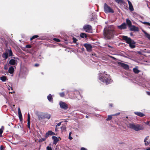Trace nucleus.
I'll return each instance as SVG.
<instances>
[{"label": "nucleus", "mask_w": 150, "mask_h": 150, "mask_svg": "<svg viewBox=\"0 0 150 150\" xmlns=\"http://www.w3.org/2000/svg\"><path fill=\"white\" fill-rule=\"evenodd\" d=\"M145 123L149 126H150V123L149 121H147L145 122Z\"/></svg>", "instance_id": "46"}, {"label": "nucleus", "mask_w": 150, "mask_h": 150, "mask_svg": "<svg viewBox=\"0 0 150 150\" xmlns=\"http://www.w3.org/2000/svg\"><path fill=\"white\" fill-rule=\"evenodd\" d=\"M115 1L118 4H122L124 3L125 2L123 0H115Z\"/></svg>", "instance_id": "23"}, {"label": "nucleus", "mask_w": 150, "mask_h": 150, "mask_svg": "<svg viewBox=\"0 0 150 150\" xmlns=\"http://www.w3.org/2000/svg\"><path fill=\"white\" fill-rule=\"evenodd\" d=\"M104 12L106 13H113L114 12L113 9L106 3L104 4Z\"/></svg>", "instance_id": "5"}, {"label": "nucleus", "mask_w": 150, "mask_h": 150, "mask_svg": "<svg viewBox=\"0 0 150 150\" xmlns=\"http://www.w3.org/2000/svg\"><path fill=\"white\" fill-rule=\"evenodd\" d=\"M127 127L130 129L136 131L142 130L144 129V127L143 125L136 123H129L127 125Z\"/></svg>", "instance_id": "3"}, {"label": "nucleus", "mask_w": 150, "mask_h": 150, "mask_svg": "<svg viewBox=\"0 0 150 150\" xmlns=\"http://www.w3.org/2000/svg\"><path fill=\"white\" fill-rule=\"evenodd\" d=\"M0 150H4V147L2 145H1L0 146Z\"/></svg>", "instance_id": "48"}, {"label": "nucleus", "mask_w": 150, "mask_h": 150, "mask_svg": "<svg viewBox=\"0 0 150 150\" xmlns=\"http://www.w3.org/2000/svg\"><path fill=\"white\" fill-rule=\"evenodd\" d=\"M18 110L19 117L20 121H22L23 120V118L20 109L18 108Z\"/></svg>", "instance_id": "15"}, {"label": "nucleus", "mask_w": 150, "mask_h": 150, "mask_svg": "<svg viewBox=\"0 0 150 150\" xmlns=\"http://www.w3.org/2000/svg\"><path fill=\"white\" fill-rule=\"evenodd\" d=\"M53 40L54 41L57 42H59L60 41V40H59V39H57V38H54L53 39Z\"/></svg>", "instance_id": "36"}, {"label": "nucleus", "mask_w": 150, "mask_h": 150, "mask_svg": "<svg viewBox=\"0 0 150 150\" xmlns=\"http://www.w3.org/2000/svg\"><path fill=\"white\" fill-rule=\"evenodd\" d=\"M28 126L29 128H30V121H28Z\"/></svg>", "instance_id": "37"}, {"label": "nucleus", "mask_w": 150, "mask_h": 150, "mask_svg": "<svg viewBox=\"0 0 150 150\" xmlns=\"http://www.w3.org/2000/svg\"><path fill=\"white\" fill-rule=\"evenodd\" d=\"M27 121H30V116L28 113V120Z\"/></svg>", "instance_id": "40"}, {"label": "nucleus", "mask_w": 150, "mask_h": 150, "mask_svg": "<svg viewBox=\"0 0 150 150\" xmlns=\"http://www.w3.org/2000/svg\"><path fill=\"white\" fill-rule=\"evenodd\" d=\"M130 30L134 31H138L139 30V28L134 25H131L129 27Z\"/></svg>", "instance_id": "11"}, {"label": "nucleus", "mask_w": 150, "mask_h": 150, "mask_svg": "<svg viewBox=\"0 0 150 150\" xmlns=\"http://www.w3.org/2000/svg\"><path fill=\"white\" fill-rule=\"evenodd\" d=\"M149 136H147L144 139V142L145 143V145H147L150 144V141L149 142H148V141H146L147 140H148L149 138Z\"/></svg>", "instance_id": "18"}, {"label": "nucleus", "mask_w": 150, "mask_h": 150, "mask_svg": "<svg viewBox=\"0 0 150 150\" xmlns=\"http://www.w3.org/2000/svg\"><path fill=\"white\" fill-rule=\"evenodd\" d=\"M38 37L39 36L38 35H34L30 38V40H32L33 39L38 38Z\"/></svg>", "instance_id": "33"}, {"label": "nucleus", "mask_w": 150, "mask_h": 150, "mask_svg": "<svg viewBox=\"0 0 150 150\" xmlns=\"http://www.w3.org/2000/svg\"><path fill=\"white\" fill-rule=\"evenodd\" d=\"M9 64L12 65H14L16 64V61L15 60L12 59L9 61Z\"/></svg>", "instance_id": "20"}, {"label": "nucleus", "mask_w": 150, "mask_h": 150, "mask_svg": "<svg viewBox=\"0 0 150 150\" xmlns=\"http://www.w3.org/2000/svg\"><path fill=\"white\" fill-rule=\"evenodd\" d=\"M99 80L105 83L106 84H108L112 81L109 75L106 74L105 73L103 74L101 73L99 74Z\"/></svg>", "instance_id": "2"}, {"label": "nucleus", "mask_w": 150, "mask_h": 150, "mask_svg": "<svg viewBox=\"0 0 150 150\" xmlns=\"http://www.w3.org/2000/svg\"><path fill=\"white\" fill-rule=\"evenodd\" d=\"M59 106L61 108L66 110L68 108V105L65 103L61 101L59 103Z\"/></svg>", "instance_id": "6"}, {"label": "nucleus", "mask_w": 150, "mask_h": 150, "mask_svg": "<svg viewBox=\"0 0 150 150\" xmlns=\"http://www.w3.org/2000/svg\"><path fill=\"white\" fill-rule=\"evenodd\" d=\"M47 132L48 133V134L49 135H53L55 134L54 133L52 132L51 131H49Z\"/></svg>", "instance_id": "34"}, {"label": "nucleus", "mask_w": 150, "mask_h": 150, "mask_svg": "<svg viewBox=\"0 0 150 150\" xmlns=\"http://www.w3.org/2000/svg\"><path fill=\"white\" fill-rule=\"evenodd\" d=\"M3 132V130L0 129V137H2V134Z\"/></svg>", "instance_id": "42"}, {"label": "nucleus", "mask_w": 150, "mask_h": 150, "mask_svg": "<svg viewBox=\"0 0 150 150\" xmlns=\"http://www.w3.org/2000/svg\"><path fill=\"white\" fill-rule=\"evenodd\" d=\"M14 69L13 67L11 66L9 67L8 70V72L11 74H12L13 73Z\"/></svg>", "instance_id": "21"}, {"label": "nucleus", "mask_w": 150, "mask_h": 150, "mask_svg": "<svg viewBox=\"0 0 150 150\" xmlns=\"http://www.w3.org/2000/svg\"><path fill=\"white\" fill-rule=\"evenodd\" d=\"M8 52L9 56L10 57L12 56L13 55V53L11 50L10 49H8Z\"/></svg>", "instance_id": "29"}, {"label": "nucleus", "mask_w": 150, "mask_h": 150, "mask_svg": "<svg viewBox=\"0 0 150 150\" xmlns=\"http://www.w3.org/2000/svg\"><path fill=\"white\" fill-rule=\"evenodd\" d=\"M46 139V138H42L41 139H40V140H39V141L40 142L44 141H45V140Z\"/></svg>", "instance_id": "43"}, {"label": "nucleus", "mask_w": 150, "mask_h": 150, "mask_svg": "<svg viewBox=\"0 0 150 150\" xmlns=\"http://www.w3.org/2000/svg\"><path fill=\"white\" fill-rule=\"evenodd\" d=\"M83 46L85 47L88 52H91L92 51V47L91 45L89 44L86 43L83 45Z\"/></svg>", "instance_id": "8"}, {"label": "nucleus", "mask_w": 150, "mask_h": 150, "mask_svg": "<svg viewBox=\"0 0 150 150\" xmlns=\"http://www.w3.org/2000/svg\"><path fill=\"white\" fill-rule=\"evenodd\" d=\"M108 46L109 47H112L111 46L108 45Z\"/></svg>", "instance_id": "60"}, {"label": "nucleus", "mask_w": 150, "mask_h": 150, "mask_svg": "<svg viewBox=\"0 0 150 150\" xmlns=\"http://www.w3.org/2000/svg\"><path fill=\"white\" fill-rule=\"evenodd\" d=\"M38 119L39 120H41L44 118L43 113L41 115H38Z\"/></svg>", "instance_id": "25"}, {"label": "nucleus", "mask_w": 150, "mask_h": 150, "mask_svg": "<svg viewBox=\"0 0 150 150\" xmlns=\"http://www.w3.org/2000/svg\"><path fill=\"white\" fill-rule=\"evenodd\" d=\"M2 56L4 59H6L8 57V53L7 52L4 53L2 54Z\"/></svg>", "instance_id": "16"}, {"label": "nucleus", "mask_w": 150, "mask_h": 150, "mask_svg": "<svg viewBox=\"0 0 150 150\" xmlns=\"http://www.w3.org/2000/svg\"><path fill=\"white\" fill-rule=\"evenodd\" d=\"M126 21L127 24L128 25L129 27L132 25V22L128 18L126 19Z\"/></svg>", "instance_id": "22"}, {"label": "nucleus", "mask_w": 150, "mask_h": 150, "mask_svg": "<svg viewBox=\"0 0 150 150\" xmlns=\"http://www.w3.org/2000/svg\"><path fill=\"white\" fill-rule=\"evenodd\" d=\"M81 150H87L84 147H82L81 149Z\"/></svg>", "instance_id": "51"}, {"label": "nucleus", "mask_w": 150, "mask_h": 150, "mask_svg": "<svg viewBox=\"0 0 150 150\" xmlns=\"http://www.w3.org/2000/svg\"><path fill=\"white\" fill-rule=\"evenodd\" d=\"M133 71L135 74L138 73L140 71L136 68H134L133 69Z\"/></svg>", "instance_id": "26"}, {"label": "nucleus", "mask_w": 150, "mask_h": 150, "mask_svg": "<svg viewBox=\"0 0 150 150\" xmlns=\"http://www.w3.org/2000/svg\"><path fill=\"white\" fill-rule=\"evenodd\" d=\"M25 47L28 48H30L31 47V46L30 45H28L25 46Z\"/></svg>", "instance_id": "38"}, {"label": "nucleus", "mask_w": 150, "mask_h": 150, "mask_svg": "<svg viewBox=\"0 0 150 150\" xmlns=\"http://www.w3.org/2000/svg\"><path fill=\"white\" fill-rule=\"evenodd\" d=\"M112 116H113L112 115H108V118L106 120L108 121V120H111L112 118Z\"/></svg>", "instance_id": "30"}, {"label": "nucleus", "mask_w": 150, "mask_h": 150, "mask_svg": "<svg viewBox=\"0 0 150 150\" xmlns=\"http://www.w3.org/2000/svg\"><path fill=\"white\" fill-rule=\"evenodd\" d=\"M141 23L144 24V25H148L150 26V23L147 22H143L141 21Z\"/></svg>", "instance_id": "32"}, {"label": "nucleus", "mask_w": 150, "mask_h": 150, "mask_svg": "<svg viewBox=\"0 0 150 150\" xmlns=\"http://www.w3.org/2000/svg\"><path fill=\"white\" fill-rule=\"evenodd\" d=\"M61 124V122L58 123L57 125H56V127H57V126H60Z\"/></svg>", "instance_id": "47"}, {"label": "nucleus", "mask_w": 150, "mask_h": 150, "mask_svg": "<svg viewBox=\"0 0 150 150\" xmlns=\"http://www.w3.org/2000/svg\"><path fill=\"white\" fill-rule=\"evenodd\" d=\"M60 96L62 97H64V92H62L59 93Z\"/></svg>", "instance_id": "35"}, {"label": "nucleus", "mask_w": 150, "mask_h": 150, "mask_svg": "<svg viewBox=\"0 0 150 150\" xmlns=\"http://www.w3.org/2000/svg\"><path fill=\"white\" fill-rule=\"evenodd\" d=\"M49 135V134L48 133V132H47L46 133L45 137V138H46V139L48 137Z\"/></svg>", "instance_id": "41"}, {"label": "nucleus", "mask_w": 150, "mask_h": 150, "mask_svg": "<svg viewBox=\"0 0 150 150\" xmlns=\"http://www.w3.org/2000/svg\"><path fill=\"white\" fill-rule=\"evenodd\" d=\"M0 129H2V130H3H3L4 129V126H2L1 127V128Z\"/></svg>", "instance_id": "56"}, {"label": "nucleus", "mask_w": 150, "mask_h": 150, "mask_svg": "<svg viewBox=\"0 0 150 150\" xmlns=\"http://www.w3.org/2000/svg\"><path fill=\"white\" fill-rule=\"evenodd\" d=\"M120 114V112H118L115 114L112 115H113V116H116L119 115V114Z\"/></svg>", "instance_id": "45"}, {"label": "nucleus", "mask_w": 150, "mask_h": 150, "mask_svg": "<svg viewBox=\"0 0 150 150\" xmlns=\"http://www.w3.org/2000/svg\"><path fill=\"white\" fill-rule=\"evenodd\" d=\"M73 42L75 43H76L77 39L74 38H73Z\"/></svg>", "instance_id": "44"}, {"label": "nucleus", "mask_w": 150, "mask_h": 150, "mask_svg": "<svg viewBox=\"0 0 150 150\" xmlns=\"http://www.w3.org/2000/svg\"><path fill=\"white\" fill-rule=\"evenodd\" d=\"M110 106L111 107H112V104H110Z\"/></svg>", "instance_id": "63"}, {"label": "nucleus", "mask_w": 150, "mask_h": 150, "mask_svg": "<svg viewBox=\"0 0 150 150\" xmlns=\"http://www.w3.org/2000/svg\"><path fill=\"white\" fill-rule=\"evenodd\" d=\"M14 91H13V92H12L11 91V92H9V93H14Z\"/></svg>", "instance_id": "61"}, {"label": "nucleus", "mask_w": 150, "mask_h": 150, "mask_svg": "<svg viewBox=\"0 0 150 150\" xmlns=\"http://www.w3.org/2000/svg\"><path fill=\"white\" fill-rule=\"evenodd\" d=\"M52 139L53 140V144L56 145L57 142L59 141V139L55 136H53L52 137Z\"/></svg>", "instance_id": "13"}, {"label": "nucleus", "mask_w": 150, "mask_h": 150, "mask_svg": "<svg viewBox=\"0 0 150 150\" xmlns=\"http://www.w3.org/2000/svg\"><path fill=\"white\" fill-rule=\"evenodd\" d=\"M122 38L126 41V43L129 44V46L131 48L133 49L135 47V42L133 40H132L130 38L127 36H123Z\"/></svg>", "instance_id": "4"}, {"label": "nucleus", "mask_w": 150, "mask_h": 150, "mask_svg": "<svg viewBox=\"0 0 150 150\" xmlns=\"http://www.w3.org/2000/svg\"><path fill=\"white\" fill-rule=\"evenodd\" d=\"M114 27L113 25H110L104 28V38L106 40H109L112 38L115 34Z\"/></svg>", "instance_id": "1"}, {"label": "nucleus", "mask_w": 150, "mask_h": 150, "mask_svg": "<svg viewBox=\"0 0 150 150\" xmlns=\"http://www.w3.org/2000/svg\"><path fill=\"white\" fill-rule=\"evenodd\" d=\"M110 57L112 58L114 60L116 59V58L115 57H112V56H110Z\"/></svg>", "instance_id": "55"}, {"label": "nucleus", "mask_w": 150, "mask_h": 150, "mask_svg": "<svg viewBox=\"0 0 150 150\" xmlns=\"http://www.w3.org/2000/svg\"><path fill=\"white\" fill-rule=\"evenodd\" d=\"M69 138L70 140H71L72 139V137L70 135H69Z\"/></svg>", "instance_id": "52"}, {"label": "nucleus", "mask_w": 150, "mask_h": 150, "mask_svg": "<svg viewBox=\"0 0 150 150\" xmlns=\"http://www.w3.org/2000/svg\"><path fill=\"white\" fill-rule=\"evenodd\" d=\"M146 150H150V148H148L146 149Z\"/></svg>", "instance_id": "59"}, {"label": "nucleus", "mask_w": 150, "mask_h": 150, "mask_svg": "<svg viewBox=\"0 0 150 150\" xmlns=\"http://www.w3.org/2000/svg\"><path fill=\"white\" fill-rule=\"evenodd\" d=\"M47 150H52V149L51 147L49 146H47L46 148Z\"/></svg>", "instance_id": "39"}, {"label": "nucleus", "mask_w": 150, "mask_h": 150, "mask_svg": "<svg viewBox=\"0 0 150 150\" xmlns=\"http://www.w3.org/2000/svg\"><path fill=\"white\" fill-rule=\"evenodd\" d=\"M86 117L87 118H88V116L87 115H86Z\"/></svg>", "instance_id": "62"}, {"label": "nucleus", "mask_w": 150, "mask_h": 150, "mask_svg": "<svg viewBox=\"0 0 150 150\" xmlns=\"http://www.w3.org/2000/svg\"><path fill=\"white\" fill-rule=\"evenodd\" d=\"M39 66V64H35V66L36 67H37Z\"/></svg>", "instance_id": "53"}, {"label": "nucleus", "mask_w": 150, "mask_h": 150, "mask_svg": "<svg viewBox=\"0 0 150 150\" xmlns=\"http://www.w3.org/2000/svg\"><path fill=\"white\" fill-rule=\"evenodd\" d=\"M118 28L119 29L121 30L125 29L126 28V24L125 23H124L121 25L118 26Z\"/></svg>", "instance_id": "12"}, {"label": "nucleus", "mask_w": 150, "mask_h": 150, "mask_svg": "<svg viewBox=\"0 0 150 150\" xmlns=\"http://www.w3.org/2000/svg\"><path fill=\"white\" fill-rule=\"evenodd\" d=\"M7 79L6 77L5 76H3L0 78V80L3 82L5 81Z\"/></svg>", "instance_id": "27"}, {"label": "nucleus", "mask_w": 150, "mask_h": 150, "mask_svg": "<svg viewBox=\"0 0 150 150\" xmlns=\"http://www.w3.org/2000/svg\"><path fill=\"white\" fill-rule=\"evenodd\" d=\"M119 64L125 69L127 70L129 69V66L128 64L121 62H120Z\"/></svg>", "instance_id": "10"}, {"label": "nucleus", "mask_w": 150, "mask_h": 150, "mask_svg": "<svg viewBox=\"0 0 150 150\" xmlns=\"http://www.w3.org/2000/svg\"><path fill=\"white\" fill-rule=\"evenodd\" d=\"M144 33L145 34V36L150 40V35L147 33L145 32H144Z\"/></svg>", "instance_id": "28"}, {"label": "nucleus", "mask_w": 150, "mask_h": 150, "mask_svg": "<svg viewBox=\"0 0 150 150\" xmlns=\"http://www.w3.org/2000/svg\"><path fill=\"white\" fill-rule=\"evenodd\" d=\"M146 93L147 95L150 96V92H147Z\"/></svg>", "instance_id": "54"}, {"label": "nucleus", "mask_w": 150, "mask_h": 150, "mask_svg": "<svg viewBox=\"0 0 150 150\" xmlns=\"http://www.w3.org/2000/svg\"><path fill=\"white\" fill-rule=\"evenodd\" d=\"M4 69H5V70H7V67L6 66H4Z\"/></svg>", "instance_id": "57"}, {"label": "nucleus", "mask_w": 150, "mask_h": 150, "mask_svg": "<svg viewBox=\"0 0 150 150\" xmlns=\"http://www.w3.org/2000/svg\"><path fill=\"white\" fill-rule=\"evenodd\" d=\"M47 98L48 100L50 102H51L53 101V98L51 94H50L48 95V96H47Z\"/></svg>", "instance_id": "24"}, {"label": "nucleus", "mask_w": 150, "mask_h": 150, "mask_svg": "<svg viewBox=\"0 0 150 150\" xmlns=\"http://www.w3.org/2000/svg\"><path fill=\"white\" fill-rule=\"evenodd\" d=\"M83 30L86 32H91L92 31V27L89 25H85L83 27Z\"/></svg>", "instance_id": "7"}, {"label": "nucleus", "mask_w": 150, "mask_h": 150, "mask_svg": "<svg viewBox=\"0 0 150 150\" xmlns=\"http://www.w3.org/2000/svg\"><path fill=\"white\" fill-rule=\"evenodd\" d=\"M44 118L49 119L51 117V115L48 113H43Z\"/></svg>", "instance_id": "17"}, {"label": "nucleus", "mask_w": 150, "mask_h": 150, "mask_svg": "<svg viewBox=\"0 0 150 150\" xmlns=\"http://www.w3.org/2000/svg\"><path fill=\"white\" fill-rule=\"evenodd\" d=\"M134 113L135 115L141 117H142L144 116V114L140 112H135Z\"/></svg>", "instance_id": "19"}, {"label": "nucleus", "mask_w": 150, "mask_h": 150, "mask_svg": "<svg viewBox=\"0 0 150 150\" xmlns=\"http://www.w3.org/2000/svg\"><path fill=\"white\" fill-rule=\"evenodd\" d=\"M71 134V132H70V133H69V135H70V136Z\"/></svg>", "instance_id": "64"}, {"label": "nucleus", "mask_w": 150, "mask_h": 150, "mask_svg": "<svg viewBox=\"0 0 150 150\" xmlns=\"http://www.w3.org/2000/svg\"><path fill=\"white\" fill-rule=\"evenodd\" d=\"M80 36L81 37L83 38H86L87 37L86 35L84 33H81L80 34Z\"/></svg>", "instance_id": "31"}, {"label": "nucleus", "mask_w": 150, "mask_h": 150, "mask_svg": "<svg viewBox=\"0 0 150 150\" xmlns=\"http://www.w3.org/2000/svg\"><path fill=\"white\" fill-rule=\"evenodd\" d=\"M66 94L68 95V96L70 95L69 91H66Z\"/></svg>", "instance_id": "50"}, {"label": "nucleus", "mask_w": 150, "mask_h": 150, "mask_svg": "<svg viewBox=\"0 0 150 150\" xmlns=\"http://www.w3.org/2000/svg\"><path fill=\"white\" fill-rule=\"evenodd\" d=\"M127 1L129 4V10L131 11H133L134 9L132 3L129 0H127Z\"/></svg>", "instance_id": "14"}, {"label": "nucleus", "mask_w": 150, "mask_h": 150, "mask_svg": "<svg viewBox=\"0 0 150 150\" xmlns=\"http://www.w3.org/2000/svg\"><path fill=\"white\" fill-rule=\"evenodd\" d=\"M61 128L63 130H65L66 129V127L65 126H63L61 127Z\"/></svg>", "instance_id": "49"}, {"label": "nucleus", "mask_w": 150, "mask_h": 150, "mask_svg": "<svg viewBox=\"0 0 150 150\" xmlns=\"http://www.w3.org/2000/svg\"><path fill=\"white\" fill-rule=\"evenodd\" d=\"M10 89H11V90L13 89L10 86H9V88H8V90H10Z\"/></svg>", "instance_id": "58"}, {"label": "nucleus", "mask_w": 150, "mask_h": 150, "mask_svg": "<svg viewBox=\"0 0 150 150\" xmlns=\"http://www.w3.org/2000/svg\"><path fill=\"white\" fill-rule=\"evenodd\" d=\"M74 96H73L74 97H76L78 100H80L82 98V96L78 91L76 90L74 91Z\"/></svg>", "instance_id": "9"}]
</instances>
